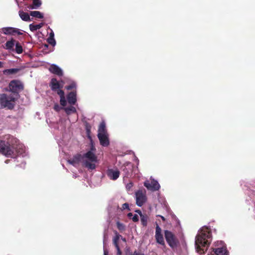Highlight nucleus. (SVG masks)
I'll list each match as a JSON object with an SVG mask.
<instances>
[{
	"label": "nucleus",
	"instance_id": "37",
	"mask_svg": "<svg viewBox=\"0 0 255 255\" xmlns=\"http://www.w3.org/2000/svg\"><path fill=\"white\" fill-rule=\"evenodd\" d=\"M133 255H145L143 254H139L137 252L135 251L134 253H133Z\"/></svg>",
	"mask_w": 255,
	"mask_h": 255
},
{
	"label": "nucleus",
	"instance_id": "25",
	"mask_svg": "<svg viewBox=\"0 0 255 255\" xmlns=\"http://www.w3.org/2000/svg\"><path fill=\"white\" fill-rule=\"evenodd\" d=\"M137 213H138L141 217V222L142 223V225L144 226H146L147 225V217L146 216H144L141 214V212L140 211H136Z\"/></svg>",
	"mask_w": 255,
	"mask_h": 255
},
{
	"label": "nucleus",
	"instance_id": "7",
	"mask_svg": "<svg viewBox=\"0 0 255 255\" xmlns=\"http://www.w3.org/2000/svg\"><path fill=\"white\" fill-rule=\"evenodd\" d=\"M144 186L149 190L151 191H158L160 186L158 182L155 180L152 177L150 178L149 180H146L144 182Z\"/></svg>",
	"mask_w": 255,
	"mask_h": 255
},
{
	"label": "nucleus",
	"instance_id": "17",
	"mask_svg": "<svg viewBox=\"0 0 255 255\" xmlns=\"http://www.w3.org/2000/svg\"><path fill=\"white\" fill-rule=\"evenodd\" d=\"M132 165L130 162H126L125 164L123 171L124 172L125 176L128 177L132 171Z\"/></svg>",
	"mask_w": 255,
	"mask_h": 255
},
{
	"label": "nucleus",
	"instance_id": "12",
	"mask_svg": "<svg viewBox=\"0 0 255 255\" xmlns=\"http://www.w3.org/2000/svg\"><path fill=\"white\" fill-rule=\"evenodd\" d=\"M22 31L16 28L7 27H3L2 28V32L6 35H15L17 34L18 35L22 34Z\"/></svg>",
	"mask_w": 255,
	"mask_h": 255
},
{
	"label": "nucleus",
	"instance_id": "6",
	"mask_svg": "<svg viewBox=\"0 0 255 255\" xmlns=\"http://www.w3.org/2000/svg\"><path fill=\"white\" fill-rule=\"evenodd\" d=\"M98 137L103 146H108L109 145V135L104 122L101 123L99 126Z\"/></svg>",
	"mask_w": 255,
	"mask_h": 255
},
{
	"label": "nucleus",
	"instance_id": "10",
	"mask_svg": "<svg viewBox=\"0 0 255 255\" xmlns=\"http://www.w3.org/2000/svg\"><path fill=\"white\" fill-rule=\"evenodd\" d=\"M165 238L170 247L173 248L177 245V241L173 234L168 230L164 231Z\"/></svg>",
	"mask_w": 255,
	"mask_h": 255
},
{
	"label": "nucleus",
	"instance_id": "32",
	"mask_svg": "<svg viewBox=\"0 0 255 255\" xmlns=\"http://www.w3.org/2000/svg\"><path fill=\"white\" fill-rule=\"evenodd\" d=\"M76 87V84L74 82H72L69 86L66 87L67 90H70Z\"/></svg>",
	"mask_w": 255,
	"mask_h": 255
},
{
	"label": "nucleus",
	"instance_id": "1",
	"mask_svg": "<svg viewBox=\"0 0 255 255\" xmlns=\"http://www.w3.org/2000/svg\"><path fill=\"white\" fill-rule=\"evenodd\" d=\"M212 237L211 229L204 226L198 232L195 238V247L197 252L202 254L207 250L212 241Z\"/></svg>",
	"mask_w": 255,
	"mask_h": 255
},
{
	"label": "nucleus",
	"instance_id": "15",
	"mask_svg": "<svg viewBox=\"0 0 255 255\" xmlns=\"http://www.w3.org/2000/svg\"><path fill=\"white\" fill-rule=\"evenodd\" d=\"M71 105L70 106L66 107V105L63 107V109L65 111V113L67 115H70L73 114H76V117L74 120V121H77L78 120V114H77L76 109Z\"/></svg>",
	"mask_w": 255,
	"mask_h": 255
},
{
	"label": "nucleus",
	"instance_id": "18",
	"mask_svg": "<svg viewBox=\"0 0 255 255\" xmlns=\"http://www.w3.org/2000/svg\"><path fill=\"white\" fill-rule=\"evenodd\" d=\"M121 237V235L119 234L118 233H116L115 237L113 239V243L115 245L116 248L117 250V255H121L122 254V252L120 250L119 245L118 244V242L120 240V238Z\"/></svg>",
	"mask_w": 255,
	"mask_h": 255
},
{
	"label": "nucleus",
	"instance_id": "8",
	"mask_svg": "<svg viewBox=\"0 0 255 255\" xmlns=\"http://www.w3.org/2000/svg\"><path fill=\"white\" fill-rule=\"evenodd\" d=\"M136 204L139 207H141L147 200L145 191L138 190L135 193Z\"/></svg>",
	"mask_w": 255,
	"mask_h": 255
},
{
	"label": "nucleus",
	"instance_id": "4",
	"mask_svg": "<svg viewBox=\"0 0 255 255\" xmlns=\"http://www.w3.org/2000/svg\"><path fill=\"white\" fill-rule=\"evenodd\" d=\"M64 85L63 81H58L55 78H53L51 80L50 86L53 91H57V94L60 96V103L61 106H65L67 104L66 100L64 96V92L61 89Z\"/></svg>",
	"mask_w": 255,
	"mask_h": 255
},
{
	"label": "nucleus",
	"instance_id": "30",
	"mask_svg": "<svg viewBox=\"0 0 255 255\" xmlns=\"http://www.w3.org/2000/svg\"><path fill=\"white\" fill-rule=\"evenodd\" d=\"M63 109V107L62 108L58 104H56L54 105V110H55L56 112H59L60 111L61 109Z\"/></svg>",
	"mask_w": 255,
	"mask_h": 255
},
{
	"label": "nucleus",
	"instance_id": "19",
	"mask_svg": "<svg viewBox=\"0 0 255 255\" xmlns=\"http://www.w3.org/2000/svg\"><path fill=\"white\" fill-rule=\"evenodd\" d=\"M68 102L70 105H74L76 101V93L72 92H70L67 97Z\"/></svg>",
	"mask_w": 255,
	"mask_h": 255
},
{
	"label": "nucleus",
	"instance_id": "13",
	"mask_svg": "<svg viewBox=\"0 0 255 255\" xmlns=\"http://www.w3.org/2000/svg\"><path fill=\"white\" fill-rule=\"evenodd\" d=\"M155 237L157 243L162 246L165 245L161 229L158 224H156V226Z\"/></svg>",
	"mask_w": 255,
	"mask_h": 255
},
{
	"label": "nucleus",
	"instance_id": "23",
	"mask_svg": "<svg viewBox=\"0 0 255 255\" xmlns=\"http://www.w3.org/2000/svg\"><path fill=\"white\" fill-rule=\"evenodd\" d=\"M43 25V24L42 23L38 24H34L33 23H31L29 24V29L31 31L34 32L38 29H39L42 27Z\"/></svg>",
	"mask_w": 255,
	"mask_h": 255
},
{
	"label": "nucleus",
	"instance_id": "14",
	"mask_svg": "<svg viewBox=\"0 0 255 255\" xmlns=\"http://www.w3.org/2000/svg\"><path fill=\"white\" fill-rule=\"evenodd\" d=\"M82 160L83 155L77 154L72 158L69 159L68 162L74 166H77L80 163H82Z\"/></svg>",
	"mask_w": 255,
	"mask_h": 255
},
{
	"label": "nucleus",
	"instance_id": "2",
	"mask_svg": "<svg viewBox=\"0 0 255 255\" xmlns=\"http://www.w3.org/2000/svg\"><path fill=\"white\" fill-rule=\"evenodd\" d=\"M13 140L14 143L11 142V144L8 142L0 141V152L7 157L14 156L16 154L22 157L26 156L25 147L22 144L17 143V139Z\"/></svg>",
	"mask_w": 255,
	"mask_h": 255
},
{
	"label": "nucleus",
	"instance_id": "3",
	"mask_svg": "<svg viewBox=\"0 0 255 255\" xmlns=\"http://www.w3.org/2000/svg\"><path fill=\"white\" fill-rule=\"evenodd\" d=\"M96 148L91 145V149L83 154L82 165L89 170H94L96 167L98 160L95 152Z\"/></svg>",
	"mask_w": 255,
	"mask_h": 255
},
{
	"label": "nucleus",
	"instance_id": "36",
	"mask_svg": "<svg viewBox=\"0 0 255 255\" xmlns=\"http://www.w3.org/2000/svg\"><path fill=\"white\" fill-rule=\"evenodd\" d=\"M54 33L53 31H52L50 33L49 37L54 38Z\"/></svg>",
	"mask_w": 255,
	"mask_h": 255
},
{
	"label": "nucleus",
	"instance_id": "40",
	"mask_svg": "<svg viewBox=\"0 0 255 255\" xmlns=\"http://www.w3.org/2000/svg\"><path fill=\"white\" fill-rule=\"evenodd\" d=\"M158 216H159V217H161V218L162 219V220L163 221H165V218H164L163 216H160V215H158Z\"/></svg>",
	"mask_w": 255,
	"mask_h": 255
},
{
	"label": "nucleus",
	"instance_id": "34",
	"mask_svg": "<svg viewBox=\"0 0 255 255\" xmlns=\"http://www.w3.org/2000/svg\"><path fill=\"white\" fill-rule=\"evenodd\" d=\"M132 220L134 222L137 221L138 220V216L136 214L134 215L132 218Z\"/></svg>",
	"mask_w": 255,
	"mask_h": 255
},
{
	"label": "nucleus",
	"instance_id": "42",
	"mask_svg": "<svg viewBox=\"0 0 255 255\" xmlns=\"http://www.w3.org/2000/svg\"><path fill=\"white\" fill-rule=\"evenodd\" d=\"M5 162L6 163H8V160H6Z\"/></svg>",
	"mask_w": 255,
	"mask_h": 255
},
{
	"label": "nucleus",
	"instance_id": "11",
	"mask_svg": "<svg viewBox=\"0 0 255 255\" xmlns=\"http://www.w3.org/2000/svg\"><path fill=\"white\" fill-rule=\"evenodd\" d=\"M106 173L110 179L116 180L120 176V172L117 168H108Z\"/></svg>",
	"mask_w": 255,
	"mask_h": 255
},
{
	"label": "nucleus",
	"instance_id": "16",
	"mask_svg": "<svg viewBox=\"0 0 255 255\" xmlns=\"http://www.w3.org/2000/svg\"><path fill=\"white\" fill-rule=\"evenodd\" d=\"M49 70L53 74L61 76L63 75L62 70L57 65L52 64L49 68Z\"/></svg>",
	"mask_w": 255,
	"mask_h": 255
},
{
	"label": "nucleus",
	"instance_id": "41",
	"mask_svg": "<svg viewBox=\"0 0 255 255\" xmlns=\"http://www.w3.org/2000/svg\"><path fill=\"white\" fill-rule=\"evenodd\" d=\"M128 216L129 217H130V216H132V214H131V213H129V214H128Z\"/></svg>",
	"mask_w": 255,
	"mask_h": 255
},
{
	"label": "nucleus",
	"instance_id": "27",
	"mask_svg": "<svg viewBox=\"0 0 255 255\" xmlns=\"http://www.w3.org/2000/svg\"><path fill=\"white\" fill-rule=\"evenodd\" d=\"M32 2L33 5L32 8L33 9L38 8L41 4V2L40 0H32Z\"/></svg>",
	"mask_w": 255,
	"mask_h": 255
},
{
	"label": "nucleus",
	"instance_id": "31",
	"mask_svg": "<svg viewBox=\"0 0 255 255\" xmlns=\"http://www.w3.org/2000/svg\"><path fill=\"white\" fill-rule=\"evenodd\" d=\"M117 226H118V229L121 231H123L125 230V226L123 224L118 222Z\"/></svg>",
	"mask_w": 255,
	"mask_h": 255
},
{
	"label": "nucleus",
	"instance_id": "38",
	"mask_svg": "<svg viewBox=\"0 0 255 255\" xmlns=\"http://www.w3.org/2000/svg\"><path fill=\"white\" fill-rule=\"evenodd\" d=\"M120 239H121V240L125 243L126 242V240L125 238H123L121 235V237L120 238Z\"/></svg>",
	"mask_w": 255,
	"mask_h": 255
},
{
	"label": "nucleus",
	"instance_id": "21",
	"mask_svg": "<svg viewBox=\"0 0 255 255\" xmlns=\"http://www.w3.org/2000/svg\"><path fill=\"white\" fill-rule=\"evenodd\" d=\"M19 15L22 20L25 21H30L31 20L29 15L28 13L25 12L22 10L19 11Z\"/></svg>",
	"mask_w": 255,
	"mask_h": 255
},
{
	"label": "nucleus",
	"instance_id": "39",
	"mask_svg": "<svg viewBox=\"0 0 255 255\" xmlns=\"http://www.w3.org/2000/svg\"><path fill=\"white\" fill-rule=\"evenodd\" d=\"M3 63L1 61H0V68L3 67Z\"/></svg>",
	"mask_w": 255,
	"mask_h": 255
},
{
	"label": "nucleus",
	"instance_id": "35",
	"mask_svg": "<svg viewBox=\"0 0 255 255\" xmlns=\"http://www.w3.org/2000/svg\"><path fill=\"white\" fill-rule=\"evenodd\" d=\"M122 208L123 210L128 209V204L127 203L123 204Z\"/></svg>",
	"mask_w": 255,
	"mask_h": 255
},
{
	"label": "nucleus",
	"instance_id": "20",
	"mask_svg": "<svg viewBox=\"0 0 255 255\" xmlns=\"http://www.w3.org/2000/svg\"><path fill=\"white\" fill-rule=\"evenodd\" d=\"M16 42V41L13 39H11L10 40L6 41L5 44V48L7 50L14 51V46H15Z\"/></svg>",
	"mask_w": 255,
	"mask_h": 255
},
{
	"label": "nucleus",
	"instance_id": "9",
	"mask_svg": "<svg viewBox=\"0 0 255 255\" xmlns=\"http://www.w3.org/2000/svg\"><path fill=\"white\" fill-rule=\"evenodd\" d=\"M9 88L10 91L14 93L18 94V92L23 89V86L22 83L18 81L14 80L11 81L9 84ZM16 94V96H17Z\"/></svg>",
	"mask_w": 255,
	"mask_h": 255
},
{
	"label": "nucleus",
	"instance_id": "22",
	"mask_svg": "<svg viewBox=\"0 0 255 255\" xmlns=\"http://www.w3.org/2000/svg\"><path fill=\"white\" fill-rule=\"evenodd\" d=\"M19 69L18 68H11L8 69H5L3 71V73L4 75H8L16 73L18 72Z\"/></svg>",
	"mask_w": 255,
	"mask_h": 255
},
{
	"label": "nucleus",
	"instance_id": "28",
	"mask_svg": "<svg viewBox=\"0 0 255 255\" xmlns=\"http://www.w3.org/2000/svg\"><path fill=\"white\" fill-rule=\"evenodd\" d=\"M106 238L104 237L103 240V250H104V255H109L108 250L106 247Z\"/></svg>",
	"mask_w": 255,
	"mask_h": 255
},
{
	"label": "nucleus",
	"instance_id": "26",
	"mask_svg": "<svg viewBox=\"0 0 255 255\" xmlns=\"http://www.w3.org/2000/svg\"><path fill=\"white\" fill-rule=\"evenodd\" d=\"M15 48L14 49V51L17 54H20L23 51V48L21 44L17 41H16L15 45Z\"/></svg>",
	"mask_w": 255,
	"mask_h": 255
},
{
	"label": "nucleus",
	"instance_id": "33",
	"mask_svg": "<svg viewBox=\"0 0 255 255\" xmlns=\"http://www.w3.org/2000/svg\"><path fill=\"white\" fill-rule=\"evenodd\" d=\"M133 186V183L129 182L126 185V188L128 190H130Z\"/></svg>",
	"mask_w": 255,
	"mask_h": 255
},
{
	"label": "nucleus",
	"instance_id": "24",
	"mask_svg": "<svg viewBox=\"0 0 255 255\" xmlns=\"http://www.w3.org/2000/svg\"><path fill=\"white\" fill-rule=\"evenodd\" d=\"M30 14L31 16L38 18H43V14L39 11H31L30 12Z\"/></svg>",
	"mask_w": 255,
	"mask_h": 255
},
{
	"label": "nucleus",
	"instance_id": "5",
	"mask_svg": "<svg viewBox=\"0 0 255 255\" xmlns=\"http://www.w3.org/2000/svg\"><path fill=\"white\" fill-rule=\"evenodd\" d=\"M13 95L6 94H0V105L1 108L12 109L15 106V101L16 99Z\"/></svg>",
	"mask_w": 255,
	"mask_h": 255
},
{
	"label": "nucleus",
	"instance_id": "29",
	"mask_svg": "<svg viewBox=\"0 0 255 255\" xmlns=\"http://www.w3.org/2000/svg\"><path fill=\"white\" fill-rule=\"evenodd\" d=\"M47 41L50 44H51L53 46H54L56 45V41L54 39V38L49 37L47 39Z\"/></svg>",
	"mask_w": 255,
	"mask_h": 255
}]
</instances>
